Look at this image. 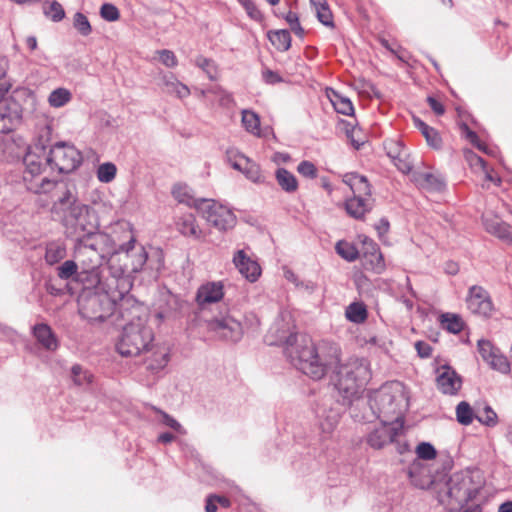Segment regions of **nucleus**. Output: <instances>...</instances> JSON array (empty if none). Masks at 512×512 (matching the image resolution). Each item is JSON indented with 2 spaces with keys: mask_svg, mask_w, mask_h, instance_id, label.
Wrapping results in <instances>:
<instances>
[{
  "mask_svg": "<svg viewBox=\"0 0 512 512\" xmlns=\"http://www.w3.org/2000/svg\"><path fill=\"white\" fill-rule=\"evenodd\" d=\"M287 352L294 365L305 375L320 380L334 369L335 386L344 398L357 397L371 379L369 362L364 358L351 357L340 364L341 348L338 344L322 340L315 344L307 335L296 334Z\"/></svg>",
  "mask_w": 512,
  "mask_h": 512,
  "instance_id": "nucleus-1",
  "label": "nucleus"
},
{
  "mask_svg": "<svg viewBox=\"0 0 512 512\" xmlns=\"http://www.w3.org/2000/svg\"><path fill=\"white\" fill-rule=\"evenodd\" d=\"M154 340V333L147 324V319L137 316L136 320L128 323L116 344V349L122 356L136 357L148 351Z\"/></svg>",
  "mask_w": 512,
  "mask_h": 512,
  "instance_id": "nucleus-2",
  "label": "nucleus"
},
{
  "mask_svg": "<svg viewBox=\"0 0 512 512\" xmlns=\"http://www.w3.org/2000/svg\"><path fill=\"white\" fill-rule=\"evenodd\" d=\"M405 394L400 384L382 386L372 397L371 407L378 410V417L381 421L397 422L405 406Z\"/></svg>",
  "mask_w": 512,
  "mask_h": 512,
  "instance_id": "nucleus-3",
  "label": "nucleus"
},
{
  "mask_svg": "<svg viewBox=\"0 0 512 512\" xmlns=\"http://www.w3.org/2000/svg\"><path fill=\"white\" fill-rule=\"evenodd\" d=\"M196 210L206 220V222L218 229L226 231L236 224V216L226 206L211 199H200L196 205Z\"/></svg>",
  "mask_w": 512,
  "mask_h": 512,
  "instance_id": "nucleus-4",
  "label": "nucleus"
},
{
  "mask_svg": "<svg viewBox=\"0 0 512 512\" xmlns=\"http://www.w3.org/2000/svg\"><path fill=\"white\" fill-rule=\"evenodd\" d=\"M47 162L59 173H70L82 162L81 152L72 144L57 142L51 148Z\"/></svg>",
  "mask_w": 512,
  "mask_h": 512,
  "instance_id": "nucleus-5",
  "label": "nucleus"
},
{
  "mask_svg": "<svg viewBox=\"0 0 512 512\" xmlns=\"http://www.w3.org/2000/svg\"><path fill=\"white\" fill-rule=\"evenodd\" d=\"M135 240L132 238L127 245L120 247V250L116 252L110 259V262L114 261L121 262L120 272L134 273L142 269L147 261V254L143 247L136 248Z\"/></svg>",
  "mask_w": 512,
  "mask_h": 512,
  "instance_id": "nucleus-6",
  "label": "nucleus"
},
{
  "mask_svg": "<svg viewBox=\"0 0 512 512\" xmlns=\"http://www.w3.org/2000/svg\"><path fill=\"white\" fill-rule=\"evenodd\" d=\"M112 304L97 294L79 300V313L90 321H103L111 314Z\"/></svg>",
  "mask_w": 512,
  "mask_h": 512,
  "instance_id": "nucleus-7",
  "label": "nucleus"
},
{
  "mask_svg": "<svg viewBox=\"0 0 512 512\" xmlns=\"http://www.w3.org/2000/svg\"><path fill=\"white\" fill-rule=\"evenodd\" d=\"M23 109L21 104L11 96L0 97V132L10 133L22 121Z\"/></svg>",
  "mask_w": 512,
  "mask_h": 512,
  "instance_id": "nucleus-8",
  "label": "nucleus"
},
{
  "mask_svg": "<svg viewBox=\"0 0 512 512\" xmlns=\"http://www.w3.org/2000/svg\"><path fill=\"white\" fill-rule=\"evenodd\" d=\"M466 305L471 313L482 317L491 316L493 311V303L488 291L478 285L469 288Z\"/></svg>",
  "mask_w": 512,
  "mask_h": 512,
  "instance_id": "nucleus-9",
  "label": "nucleus"
},
{
  "mask_svg": "<svg viewBox=\"0 0 512 512\" xmlns=\"http://www.w3.org/2000/svg\"><path fill=\"white\" fill-rule=\"evenodd\" d=\"M462 377L449 365H442L436 370L437 389L445 395H457L462 388Z\"/></svg>",
  "mask_w": 512,
  "mask_h": 512,
  "instance_id": "nucleus-10",
  "label": "nucleus"
},
{
  "mask_svg": "<svg viewBox=\"0 0 512 512\" xmlns=\"http://www.w3.org/2000/svg\"><path fill=\"white\" fill-rule=\"evenodd\" d=\"M207 327L218 336L231 341L239 340L243 334L241 323L231 316L211 319Z\"/></svg>",
  "mask_w": 512,
  "mask_h": 512,
  "instance_id": "nucleus-11",
  "label": "nucleus"
},
{
  "mask_svg": "<svg viewBox=\"0 0 512 512\" xmlns=\"http://www.w3.org/2000/svg\"><path fill=\"white\" fill-rule=\"evenodd\" d=\"M477 491L472 486V479L468 475H454L449 481L448 495L458 504H465L472 500Z\"/></svg>",
  "mask_w": 512,
  "mask_h": 512,
  "instance_id": "nucleus-12",
  "label": "nucleus"
},
{
  "mask_svg": "<svg viewBox=\"0 0 512 512\" xmlns=\"http://www.w3.org/2000/svg\"><path fill=\"white\" fill-rule=\"evenodd\" d=\"M227 158L235 170L242 172L251 181L261 182L263 180L259 165L245 155L229 150L227 151Z\"/></svg>",
  "mask_w": 512,
  "mask_h": 512,
  "instance_id": "nucleus-13",
  "label": "nucleus"
},
{
  "mask_svg": "<svg viewBox=\"0 0 512 512\" xmlns=\"http://www.w3.org/2000/svg\"><path fill=\"white\" fill-rule=\"evenodd\" d=\"M398 432L399 428L393 423L381 421V424L368 434L367 443L374 449H381L393 442Z\"/></svg>",
  "mask_w": 512,
  "mask_h": 512,
  "instance_id": "nucleus-14",
  "label": "nucleus"
},
{
  "mask_svg": "<svg viewBox=\"0 0 512 512\" xmlns=\"http://www.w3.org/2000/svg\"><path fill=\"white\" fill-rule=\"evenodd\" d=\"M47 158L40 156L32 151H28L24 157L25 170L23 172V180L28 187L33 181L39 179L46 169Z\"/></svg>",
  "mask_w": 512,
  "mask_h": 512,
  "instance_id": "nucleus-15",
  "label": "nucleus"
},
{
  "mask_svg": "<svg viewBox=\"0 0 512 512\" xmlns=\"http://www.w3.org/2000/svg\"><path fill=\"white\" fill-rule=\"evenodd\" d=\"M223 297L224 286L222 282H207L198 288L196 302L199 307L204 308L209 304L220 302Z\"/></svg>",
  "mask_w": 512,
  "mask_h": 512,
  "instance_id": "nucleus-16",
  "label": "nucleus"
},
{
  "mask_svg": "<svg viewBox=\"0 0 512 512\" xmlns=\"http://www.w3.org/2000/svg\"><path fill=\"white\" fill-rule=\"evenodd\" d=\"M486 231L497 238L512 244V226L502 221L498 216L483 215Z\"/></svg>",
  "mask_w": 512,
  "mask_h": 512,
  "instance_id": "nucleus-17",
  "label": "nucleus"
},
{
  "mask_svg": "<svg viewBox=\"0 0 512 512\" xmlns=\"http://www.w3.org/2000/svg\"><path fill=\"white\" fill-rule=\"evenodd\" d=\"M233 262L241 275L250 282H255L261 275V268L259 264L247 257L243 250H239L235 254Z\"/></svg>",
  "mask_w": 512,
  "mask_h": 512,
  "instance_id": "nucleus-18",
  "label": "nucleus"
},
{
  "mask_svg": "<svg viewBox=\"0 0 512 512\" xmlns=\"http://www.w3.org/2000/svg\"><path fill=\"white\" fill-rule=\"evenodd\" d=\"M143 353L146 354L147 368L151 371L163 369L169 361V351L164 345H154L152 343L148 351Z\"/></svg>",
  "mask_w": 512,
  "mask_h": 512,
  "instance_id": "nucleus-19",
  "label": "nucleus"
},
{
  "mask_svg": "<svg viewBox=\"0 0 512 512\" xmlns=\"http://www.w3.org/2000/svg\"><path fill=\"white\" fill-rule=\"evenodd\" d=\"M374 199L372 197L352 196L345 201L347 214L355 219H363L372 210Z\"/></svg>",
  "mask_w": 512,
  "mask_h": 512,
  "instance_id": "nucleus-20",
  "label": "nucleus"
},
{
  "mask_svg": "<svg viewBox=\"0 0 512 512\" xmlns=\"http://www.w3.org/2000/svg\"><path fill=\"white\" fill-rule=\"evenodd\" d=\"M178 231L189 238L194 240H202L205 238V232L200 228L197 220L193 214H185L176 222Z\"/></svg>",
  "mask_w": 512,
  "mask_h": 512,
  "instance_id": "nucleus-21",
  "label": "nucleus"
},
{
  "mask_svg": "<svg viewBox=\"0 0 512 512\" xmlns=\"http://www.w3.org/2000/svg\"><path fill=\"white\" fill-rule=\"evenodd\" d=\"M342 180L351 189L353 196L372 197L371 186L365 176L346 173Z\"/></svg>",
  "mask_w": 512,
  "mask_h": 512,
  "instance_id": "nucleus-22",
  "label": "nucleus"
},
{
  "mask_svg": "<svg viewBox=\"0 0 512 512\" xmlns=\"http://www.w3.org/2000/svg\"><path fill=\"white\" fill-rule=\"evenodd\" d=\"M33 335L45 349L51 351L57 349L58 340L49 325L45 323L36 324L33 328Z\"/></svg>",
  "mask_w": 512,
  "mask_h": 512,
  "instance_id": "nucleus-23",
  "label": "nucleus"
},
{
  "mask_svg": "<svg viewBox=\"0 0 512 512\" xmlns=\"http://www.w3.org/2000/svg\"><path fill=\"white\" fill-rule=\"evenodd\" d=\"M364 257L366 269L377 274H380L385 270L384 257L377 244L371 242L367 247Z\"/></svg>",
  "mask_w": 512,
  "mask_h": 512,
  "instance_id": "nucleus-24",
  "label": "nucleus"
},
{
  "mask_svg": "<svg viewBox=\"0 0 512 512\" xmlns=\"http://www.w3.org/2000/svg\"><path fill=\"white\" fill-rule=\"evenodd\" d=\"M413 123L414 126L421 132L429 147L435 150L441 149L443 144L442 138L440 133L435 128L429 126L418 117L413 118Z\"/></svg>",
  "mask_w": 512,
  "mask_h": 512,
  "instance_id": "nucleus-25",
  "label": "nucleus"
},
{
  "mask_svg": "<svg viewBox=\"0 0 512 512\" xmlns=\"http://www.w3.org/2000/svg\"><path fill=\"white\" fill-rule=\"evenodd\" d=\"M326 96L333 105L336 112L350 116L354 112V107L351 100L348 97H345L340 92L332 89H326Z\"/></svg>",
  "mask_w": 512,
  "mask_h": 512,
  "instance_id": "nucleus-26",
  "label": "nucleus"
},
{
  "mask_svg": "<svg viewBox=\"0 0 512 512\" xmlns=\"http://www.w3.org/2000/svg\"><path fill=\"white\" fill-rule=\"evenodd\" d=\"M415 183L427 190L440 191L445 187L444 178L435 173H418L414 175Z\"/></svg>",
  "mask_w": 512,
  "mask_h": 512,
  "instance_id": "nucleus-27",
  "label": "nucleus"
},
{
  "mask_svg": "<svg viewBox=\"0 0 512 512\" xmlns=\"http://www.w3.org/2000/svg\"><path fill=\"white\" fill-rule=\"evenodd\" d=\"M438 321L444 330L452 334L460 333L465 326L462 317L455 313H442Z\"/></svg>",
  "mask_w": 512,
  "mask_h": 512,
  "instance_id": "nucleus-28",
  "label": "nucleus"
},
{
  "mask_svg": "<svg viewBox=\"0 0 512 512\" xmlns=\"http://www.w3.org/2000/svg\"><path fill=\"white\" fill-rule=\"evenodd\" d=\"M63 185V183L50 180L47 177H40L36 181H33V183H31L27 189L35 194H47L54 190L59 192Z\"/></svg>",
  "mask_w": 512,
  "mask_h": 512,
  "instance_id": "nucleus-29",
  "label": "nucleus"
},
{
  "mask_svg": "<svg viewBox=\"0 0 512 512\" xmlns=\"http://www.w3.org/2000/svg\"><path fill=\"white\" fill-rule=\"evenodd\" d=\"M267 37L271 44L281 52L287 51L291 47V35L288 30L280 29L269 31Z\"/></svg>",
  "mask_w": 512,
  "mask_h": 512,
  "instance_id": "nucleus-30",
  "label": "nucleus"
},
{
  "mask_svg": "<svg viewBox=\"0 0 512 512\" xmlns=\"http://www.w3.org/2000/svg\"><path fill=\"white\" fill-rule=\"evenodd\" d=\"M66 257V246L59 241L50 242L46 246L45 261L54 265Z\"/></svg>",
  "mask_w": 512,
  "mask_h": 512,
  "instance_id": "nucleus-31",
  "label": "nucleus"
},
{
  "mask_svg": "<svg viewBox=\"0 0 512 512\" xmlns=\"http://www.w3.org/2000/svg\"><path fill=\"white\" fill-rule=\"evenodd\" d=\"M241 114V122L245 130L252 135L260 136L261 127L259 116L251 110H243Z\"/></svg>",
  "mask_w": 512,
  "mask_h": 512,
  "instance_id": "nucleus-32",
  "label": "nucleus"
},
{
  "mask_svg": "<svg viewBox=\"0 0 512 512\" xmlns=\"http://www.w3.org/2000/svg\"><path fill=\"white\" fill-rule=\"evenodd\" d=\"M345 316L349 321L360 324L366 321L368 313L363 303L353 302L346 308Z\"/></svg>",
  "mask_w": 512,
  "mask_h": 512,
  "instance_id": "nucleus-33",
  "label": "nucleus"
},
{
  "mask_svg": "<svg viewBox=\"0 0 512 512\" xmlns=\"http://www.w3.org/2000/svg\"><path fill=\"white\" fill-rule=\"evenodd\" d=\"M276 179L279 186L286 192H294L298 188L296 177L284 168H279L276 171Z\"/></svg>",
  "mask_w": 512,
  "mask_h": 512,
  "instance_id": "nucleus-34",
  "label": "nucleus"
},
{
  "mask_svg": "<svg viewBox=\"0 0 512 512\" xmlns=\"http://www.w3.org/2000/svg\"><path fill=\"white\" fill-rule=\"evenodd\" d=\"M59 193L58 199L53 204V210L56 212H65L72 207L76 199L65 184L59 190Z\"/></svg>",
  "mask_w": 512,
  "mask_h": 512,
  "instance_id": "nucleus-35",
  "label": "nucleus"
},
{
  "mask_svg": "<svg viewBox=\"0 0 512 512\" xmlns=\"http://www.w3.org/2000/svg\"><path fill=\"white\" fill-rule=\"evenodd\" d=\"M173 197L179 202L196 209L200 199H195L186 185L176 184L172 189Z\"/></svg>",
  "mask_w": 512,
  "mask_h": 512,
  "instance_id": "nucleus-36",
  "label": "nucleus"
},
{
  "mask_svg": "<svg viewBox=\"0 0 512 512\" xmlns=\"http://www.w3.org/2000/svg\"><path fill=\"white\" fill-rule=\"evenodd\" d=\"M424 470L425 468L419 461H414L408 470V475L412 482L415 486L420 488H426L433 482L430 476L425 477V479H418V476L421 475Z\"/></svg>",
  "mask_w": 512,
  "mask_h": 512,
  "instance_id": "nucleus-37",
  "label": "nucleus"
},
{
  "mask_svg": "<svg viewBox=\"0 0 512 512\" xmlns=\"http://www.w3.org/2000/svg\"><path fill=\"white\" fill-rule=\"evenodd\" d=\"M71 99L72 94L68 89L57 88L50 93L48 103L51 107L60 108L69 103Z\"/></svg>",
  "mask_w": 512,
  "mask_h": 512,
  "instance_id": "nucleus-38",
  "label": "nucleus"
},
{
  "mask_svg": "<svg viewBox=\"0 0 512 512\" xmlns=\"http://www.w3.org/2000/svg\"><path fill=\"white\" fill-rule=\"evenodd\" d=\"M195 65L202 69L210 80L215 81L218 79L219 68L214 60L206 58L204 56H198L195 59Z\"/></svg>",
  "mask_w": 512,
  "mask_h": 512,
  "instance_id": "nucleus-39",
  "label": "nucleus"
},
{
  "mask_svg": "<svg viewBox=\"0 0 512 512\" xmlns=\"http://www.w3.org/2000/svg\"><path fill=\"white\" fill-rule=\"evenodd\" d=\"M239 4L243 7L245 10L247 16L257 22V23H263L265 20L263 12L260 10L258 5L254 0H237Z\"/></svg>",
  "mask_w": 512,
  "mask_h": 512,
  "instance_id": "nucleus-40",
  "label": "nucleus"
},
{
  "mask_svg": "<svg viewBox=\"0 0 512 512\" xmlns=\"http://www.w3.org/2000/svg\"><path fill=\"white\" fill-rule=\"evenodd\" d=\"M43 12L46 17L54 22L61 21L65 16L62 5L57 1H47L43 3Z\"/></svg>",
  "mask_w": 512,
  "mask_h": 512,
  "instance_id": "nucleus-41",
  "label": "nucleus"
},
{
  "mask_svg": "<svg viewBox=\"0 0 512 512\" xmlns=\"http://www.w3.org/2000/svg\"><path fill=\"white\" fill-rule=\"evenodd\" d=\"M337 253L347 261H355L359 256V251L355 247V245L347 242V241H339L336 244Z\"/></svg>",
  "mask_w": 512,
  "mask_h": 512,
  "instance_id": "nucleus-42",
  "label": "nucleus"
},
{
  "mask_svg": "<svg viewBox=\"0 0 512 512\" xmlns=\"http://www.w3.org/2000/svg\"><path fill=\"white\" fill-rule=\"evenodd\" d=\"M276 17H282L289 24L291 30L297 35L302 37L304 35V29L302 28L297 13L288 11L286 14L273 12Z\"/></svg>",
  "mask_w": 512,
  "mask_h": 512,
  "instance_id": "nucleus-43",
  "label": "nucleus"
},
{
  "mask_svg": "<svg viewBox=\"0 0 512 512\" xmlns=\"http://www.w3.org/2000/svg\"><path fill=\"white\" fill-rule=\"evenodd\" d=\"M117 168L111 162L101 164L97 169V178L102 183H109L116 177Z\"/></svg>",
  "mask_w": 512,
  "mask_h": 512,
  "instance_id": "nucleus-44",
  "label": "nucleus"
},
{
  "mask_svg": "<svg viewBox=\"0 0 512 512\" xmlns=\"http://www.w3.org/2000/svg\"><path fill=\"white\" fill-rule=\"evenodd\" d=\"M457 421L462 425H469L473 421V410L471 406L465 402H460L456 407Z\"/></svg>",
  "mask_w": 512,
  "mask_h": 512,
  "instance_id": "nucleus-45",
  "label": "nucleus"
},
{
  "mask_svg": "<svg viewBox=\"0 0 512 512\" xmlns=\"http://www.w3.org/2000/svg\"><path fill=\"white\" fill-rule=\"evenodd\" d=\"M487 363L491 366V368L501 372V373H509L510 372V363L506 356L500 353V350L496 352Z\"/></svg>",
  "mask_w": 512,
  "mask_h": 512,
  "instance_id": "nucleus-46",
  "label": "nucleus"
},
{
  "mask_svg": "<svg viewBox=\"0 0 512 512\" xmlns=\"http://www.w3.org/2000/svg\"><path fill=\"white\" fill-rule=\"evenodd\" d=\"M315 11H316V16H317L318 20L323 25H325L328 28L335 27L334 17H333L332 11H331L328 3H326V5H322V6L315 8Z\"/></svg>",
  "mask_w": 512,
  "mask_h": 512,
  "instance_id": "nucleus-47",
  "label": "nucleus"
},
{
  "mask_svg": "<svg viewBox=\"0 0 512 512\" xmlns=\"http://www.w3.org/2000/svg\"><path fill=\"white\" fill-rule=\"evenodd\" d=\"M463 155L469 167L474 171L480 172L482 169H485V161L472 150L465 149Z\"/></svg>",
  "mask_w": 512,
  "mask_h": 512,
  "instance_id": "nucleus-48",
  "label": "nucleus"
},
{
  "mask_svg": "<svg viewBox=\"0 0 512 512\" xmlns=\"http://www.w3.org/2000/svg\"><path fill=\"white\" fill-rule=\"evenodd\" d=\"M476 418L480 423L489 427H493L498 423L497 414L490 406H485Z\"/></svg>",
  "mask_w": 512,
  "mask_h": 512,
  "instance_id": "nucleus-49",
  "label": "nucleus"
},
{
  "mask_svg": "<svg viewBox=\"0 0 512 512\" xmlns=\"http://www.w3.org/2000/svg\"><path fill=\"white\" fill-rule=\"evenodd\" d=\"M208 92L216 95L219 98V104L225 108H231L235 105L232 94L219 86L209 89Z\"/></svg>",
  "mask_w": 512,
  "mask_h": 512,
  "instance_id": "nucleus-50",
  "label": "nucleus"
},
{
  "mask_svg": "<svg viewBox=\"0 0 512 512\" xmlns=\"http://www.w3.org/2000/svg\"><path fill=\"white\" fill-rule=\"evenodd\" d=\"M74 27L83 36H88L92 32V28L88 18L78 12L74 15Z\"/></svg>",
  "mask_w": 512,
  "mask_h": 512,
  "instance_id": "nucleus-51",
  "label": "nucleus"
},
{
  "mask_svg": "<svg viewBox=\"0 0 512 512\" xmlns=\"http://www.w3.org/2000/svg\"><path fill=\"white\" fill-rule=\"evenodd\" d=\"M72 379L76 385L81 386L91 383L92 375L88 371L83 370L80 365H74L72 367Z\"/></svg>",
  "mask_w": 512,
  "mask_h": 512,
  "instance_id": "nucleus-52",
  "label": "nucleus"
},
{
  "mask_svg": "<svg viewBox=\"0 0 512 512\" xmlns=\"http://www.w3.org/2000/svg\"><path fill=\"white\" fill-rule=\"evenodd\" d=\"M166 86L170 93L175 94L179 98H186L190 95V89L187 85L174 79L173 81H167Z\"/></svg>",
  "mask_w": 512,
  "mask_h": 512,
  "instance_id": "nucleus-53",
  "label": "nucleus"
},
{
  "mask_svg": "<svg viewBox=\"0 0 512 512\" xmlns=\"http://www.w3.org/2000/svg\"><path fill=\"white\" fill-rule=\"evenodd\" d=\"M416 454L419 459L432 460L436 457L437 451L430 443L422 442L417 446Z\"/></svg>",
  "mask_w": 512,
  "mask_h": 512,
  "instance_id": "nucleus-54",
  "label": "nucleus"
},
{
  "mask_svg": "<svg viewBox=\"0 0 512 512\" xmlns=\"http://www.w3.org/2000/svg\"><path fill=\"white\" fill-rule=\"evenodd\" d=\"M152 409H153V411H155L157 414H159L161 416V422L165 426H167L179 433H184V430L182 429L181 424L177 420H175L172 416H170L169 414H167L166 412L162 411L159 408L152 407Z\"/></svg>",
  "mask_w": 512,
  "mask_h": 512,
  "instance_id": "nucleus-55",
  "label": "nucleus"
},
{
  "mask_svg": "<svg viewBox=\"0 0 512 512\" xmlns=\"http://www.w3.org/2000/svg\"><path fill=\"white\" fill-rule=\"evenodd\" d=\"M101 17L109 22L117 21L120 18V12L118 8L110 3H105L100 8Z\"/></svg>",
  "mask_w": 512,
  "mask_h": 512,
  "instance_id": "nucleus-56",
  "label": "nucleus"
},
{
  "mask_svg": "<svg viewBox=\"0 0 512 512\" xmlns=\"http://www.w3.org/2000/svg\"><path fill=\"white\" fill-rule=\"evenodd\" d=\"M297 172L303 177L315 179L318 174V169L311 161L304 160L297 166Z\"/></svg>",
  "mask_w": 512,
  "mask_h": 512,
  "instance_id": "nucleus-57",
  "label": "nucleus"
},
{
  "mask_svg": "<svg viewBox=\"0 0 512 512\" xmlns=\"http://www.w3.org/2000/svg\"><path fill=\"white\" fill-rule=\"evenodd\" d=\"M498 350L499 349L494 347L493 344L488 340L482 339L478 341V352L485 362H487L496 352H498Z\"/></svg>",
  "mask_w": 512,
  "mask_h": 512,
  "instance_id": "nucleus-58",
  "label": "nucleus"
},
{
  "mask_svg": "<svg viewBox=\"0 0 512 512\" xmlns=\"http://www.w3.org/2000/svg\"><path fill=\"white\" fill-rule=\"evenodd\" d=\"M156 53L159 57V60L164 66L168 68H174L178 65V59L173 51L168 49H162L158 50Z\"/></svg>",
  "mask_w": 512,
  "mask_h": 512,
  "instance_id": "nucleus-59",
  "label": "nucleus"
},
{
  "mask_svg": "<svg viewBox=\"0 0 512 512\" xmlns=\"http://www.w3.org/2000/svg\"><path fill=\"white\" fill-rule=\"evenodd\" d=\"M392 162L397 167V169L404 174H407L412 170V163L410 161V156L407 151L402 152L399 158H396Z\"/></svg>",
  "mask_w": 512,
  "mask_h": 512,
  "instance_id": "nucleus-60",
  "label": "nucleus"
},
{
  "mask_svg": "<svg viewBox=\"0 0 512 512\" xmlns=\"http://www.w3.org/2000/svg\"><path fill=\"white\" fill-rule=\"evenodd\" d=\"M385 149L387 151V155L392 161L399 158L402 152L406 151L399 142L394 140L386 141Z\"/></svg>",
  "mask_w": 512,
  "mask_h": 512,
  "instance_id": "nucleus-61",
  "label": "nucleus"
},
{
  "mask_svg": "<svg viewBox=\"0 0 512 512\" xmlns=\"http://www.w3.org/2000/svg\"><path fill=\"white\" fill-rule=\"evenodd\" d=\"M77 272V265L74 261L67 260L58 268V276L61 279H69Z\"/></svg>",
  "mask_w": 512,
  "mask_h": 512,
  "instance_id": "nucleus-62",
  "label": "nucleus"
},
{
  "mask_svg": "<svg viewBox=\"0 0 512 512\" xmlns=\"http://www.w3.org/2000/svg\"><path fill=\"white\" fill-rule=\"evenodd\" d=\"M415 350L420 358H429L432 355L433 348L425 341H417L414 344Z\"/></svg>",
  "mask_w": 512,
  "mask_h": 512,
  "instance_id": "nucleus-63",
  "label": "nucleus"
},
{
  "mask_svg": "<svg viewBox=\"0 0 512 512\" xmlns=\"http://www.w3.org/2000/svg\"><path fill=\"white\" fill-rule=\"evenodd\" d=\"M429 107L437 116H442L445 113V107L440 100L433 96H428L426 99Z\"/></svg>",
  "mask_w": 512,
  "mask_h": 512,
  "instance_id": "nucleus-64",
  "label": "nucleus"
}]
</instances>
